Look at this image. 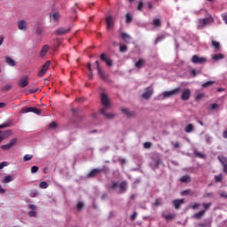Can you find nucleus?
Listing matches in <instances>:
<instances>
[{
  "label": "nucleus",
  "mask_w": 227,
  "mask_h": 227,
  "mask_svg": "<svg viewBox=\"0 0 227 227\" xmlns=\"http://www.w3.org/2000/svg\"><path fill=\"white\" fill-rule=\"evenodd\" d=\"M20 113L26 114V113H34L35 114H41L42 110L35 107V106H25L21 108Z\"/></svg>",
  "instance_id": "obj_1"
},
{
  "label": "nucleus",
  "mask_w": 227,
  "mask_h": 227,
  "mask_svg": "<svg viewBox=\"0 0 227 227\" xmlns=\"http://www.w3.org/2000/svg\"><path fill=\"white\" fill-rule=\"evenodd\" d=\"M19 88H26L29 86V76L24 75L18 81Z\"/></svg>",
  "instance_id": "obj_2"
},
{
  "label": "nucleus",
  "mask_w": 227,
  "mask_h": 227,
  "mask_svg": "<svg viewBox=\"0 0 227 227\" xmlns=\"http://www.w3.org/2000/svg\"><path fill=\"white\" fill-rule=\"evenodd\" d=\"M17 144V138H12L11 141L6 144V145H1V150H4V152L11 150L13 146H15V145Z\"/></svg>",
  "instance_id": "obj_3"
},
{
  "label": "nucleus",
  "mask_w": 227,
  "mask_h": 227,
  "mask_svg": "<svg viewBox=\"0 0 227 227\" xmlns=\"http://www.w3.org/2000/svg\"><path fill=\"white\" fill-rule=\"evenodd\" d=\"M179 92H180V88L174 89L170 91H165L163 92V98H169L171 97H175L178 95Z\"/></svg>",
  "instance_id": "obj_4"
},
{
  "label": "nucleus",
  "mask_w": 227,
  "mask_h": 227,
  "mask_svg": "<svg viewBox=\"0 0 227 227\" xmlns=\"http://www.w3.org/2000/svg\"><path fill=\"white\" fill-rule=\"evenodd\" d=\"M192 63H194L195 65H203V63H207V59L204 57H200L198 55H194L192 58Z\"/></svg>",
  "instance_id": "obj_5"
},
{
  "label": "nucleus",
  "mask_w": 227,
  "mask_h": 227,
  "mask_svg": "<svg viewBox=\"0 0 227 227\" xmlns=\"http://www.w3.org/2000/svg\"><path fill=\"white\" fill-rule=\"evenodd\" d=\"M50 67H51V60H47L45 64L43 66L42 69L38 72V77H43V75H45Z\"/></svg>",
  "instance_id": "obj_6"
},
{
  "label": "nucleus",
  "mask_w": 227,
  "mask_h": 227,
  "mask_svg": "<svg viewBox=\"0 0 227 227\" xmlns=\"http://www.w3.org/2000/svg\"><path fill=\"white\" fill-rule=\"evenodd\" d=\"M102 171L104 173H106L107 171V168L105 167L104 168H101V169L94 168L88 174V176H89V178H93V177L97 176L98 173H102Z\"/></svg>",
  "instance_id": "obj_7"
},
{
  "label": "nucleus",
  "mask_w": 227,
  "mask_h": 227,
  "mask_svg": "<svg viewBox=\"0 0 227 227\" xmlns=\"http://www.w3.org/2000/svg\"><path fill=\"white\" fill-rule=\"evenodd\" d=\"M152 95H153V88L147 87L145 89V91L142 95V98H145V100H150V98H152Z\"/></svg>",
  "instance_id": "obj_8"
},
{
  "label": "nucleus",
  "mask_w": 227,
  "mask_h": 227,
  "mask_svg": "<svg viewBox=\"0 0 227 227\" xmlns=\"http://www.w3.org/2000/svg\"><path fill=\"white\" fill-rule=\"evenodd\" d=\"M10 136H12V130L8 129V130H0V143L4 141V139L10 137Z\"/></svg>",
  "instance_id": "obj_9"
},
{
  "label": "nucleus",
  "mask_w": 227,
  "mask_h": 227,
  "mask_svg": "<svg viewBox=\"0 0 227 227\" xmlns=\"http://www.w3.org/2000/svg\"><path fill=\"white\" fill-rule=\"evenodd\" d=\"M18 29H20V31H26V29H27V21L24 20H20L18 21Z\"/></svg>",
  "instance_id": "obj_10"
},
{
  "label": "nucleus",
  "mask_w": 227,
  "mask_h": 227,
  "mask_svg": "<svg viewBox=\"0 0 227 227\" xmlns=\"http://www.w3.org/2000/svg\"><path fill=\"white\" fill-rule=\"evenodd\" d=\"M106 22L107 29H113V26L114 25V19L113 16H107L106 18Z\"/></svg>",
  "instance_id": "obj_11"
},
{
  "label": "nucleus",
  "mask_w": 227,
  "mask_h": 227,
  "mask_svg": "<svg viewBox=\"0 0 227 227\" xmlns=\"http://www.w3.org/2000/svg\"><path fill=\"white\" fill-rule=\"evenodd\" d=\"M101 60L104 61L107 67H113V60L109 59V57H107V54L103 53L100 56Z\"/></svg>",
  "instance_id": "obj_12"
},
{
  "label": "nucleus",
  "mask_w": 227,
  "mask_h": 227,
  "mask_svg": "<svg viewBox=\"0 0 227 227\" xmlns=\"http://www.w3.org/2000/svg\"><path fill=\"white\" fill-rule=\"evenodd\" d=\"M218 160L223 167V172L227 175V158L224 156H218Z\"/></svg>",
  "instance_id": "obj_13"
},
{
  "label": "nucleus",
  "mask_w": 227,
  "mask_h": 227,
  "mask_svg": "<svg viewBox=\"0 0 227 227\" xmlns=\"http://www.w3.org/2000/svg\"><path fill=\"white\" fill-rule=\"evenodd\" d=\"M70 27H59L56 30V35H67V33H70Z\"/></svg>",
  "instance_id": "obj_14"
},
{
  "label": "nucleus",
  "mask_w": 227,
  "mask_h": 227,
  "mask_svg": "<svg viewBox=\"0 0 227 227\" xmlns=\"http://www.w3.org/2000/svg\"><path fill=\"white\" fill-rule=\"evenodd\" d=\"M184 203H185V200L184 199L173 200V205H174L175 208H176V210H178V208H180V207H182V205H184Z\"/></svg>",
  "instance_id": "obj_15"
},
{
  "label": "nucleus",
  "mask_w": 227,
  "mask_h": 227,
  "mask_svg": "<svg viewBox=\"0 0 227 227\" xmlns=\"http://www.w3.org/2000/svg\"><path fill=\"white\" fill-rule=\"evenodd\" d=\"M181 98L182 100H189V98H191V90L189 89L184 90Z\"/></svg>",
  "instance_id": "obj_16"
},
{
  "label": "nucleus",
  "mask_w": 227,
  "mask_h": 227,
  "mask_svg": "<svg viewBox=\"0 0 227 227\" xmlns=\"http://www.w3.org/2000/svg\"><path fill=\"white\" fill-rule=\"evenodd\" d=\"M145 65H146V60H145V59H140L137 62H136L135 67L140 70V68H143Z\"/></svg>",
  "instance_id": "obj_17"
},
{
  "label": "nucleus",
  "mask_w": 227,
  "mask_h": 227,
  "mask_svg": "<svg viewBox=\"0 0 227 227\" xmlns=\"http://www.w3.org/2000/svg\"><path fill=\"white\" fill-rule=\"evenodd\" d=\"M51 50V47L47 44L43 45L41 51H40V56L41 58H43L47 52H49V51Z\"/></svg>",
  "instance_id": "obj_18"
},
{
  "label": "nucleus",
  "mask_w": 227,
  "mask_h": 227,
  "mask_svg": "<svg viewBox=\"0 0 227 227\" xmlns=\"http://www.w3.org/2000/svg\"><path fill=\"white\" fill-rule=\"evenodd\" d=\"M101 102L105 107H109V98H107V95L102 94L101 95Z\"/></svg>",
  "instance_id": "obj_19"
},
{
  "label": "nucleus",
  "mask_w": 227,
  "mask_h": 227,
  "mask_svg": "<svg viewBox=\"0 0 227 227\" xmlns=\"http://www.w3.org/2000/svg\"><path fill=\"white\" fill-rule=\"evenodd\" d=\"M100 113L101 114H104V116H106V118L111 119V118H114V115L113 114H107V108H101L100 109Z\"/></svg>",
  "instance_id": "obj_20"
},
{
  "label": "nucleus",
  "mask_w": 227,
  "mask_h": 227,
  "mask_svg": "<svg viewBox=\"0 0 227 227\" xmlns=\"http://www.w3.org/2000/svg\"><path fill=\"white\" fill-rule=\"evenodd\" d=\"M51 17L54 22H58V20H59L60 15L58 12L54 11L51 12Z\"/></svg>",
  "instance_id": "obj_21"
},
{
  "label": "nucleus",
  "mask_w": 227,
  "mask_h": 227,
  "mask_svg": "<svg viewBox=\"0 0 227 227\" xmlns=\"http://www.w3.org/2000/svg\"><path fill=\"white\" fill-rule=\"evenodd\" d=\"M96 65L99 77H101V79H106V74H104L102 69H100V64L98 63V60L96 61Z\"/></svg>",
  "instance_id": "obj_22"
},
{
  "label": "nucleus",
  "mask_w": 227,
  "mask_h": 227,
  "mask_svg": "<svg viewBox=\"0 0 227 227\" xmlns=\"http://www.w3.org/2000/svg\"><path fill=\"white\" fill-rule=\"evenodd\" d=\"M5 63H7V65L10 67H15L16 65L15 60L10 57H5Z\"/></svg>",
  "instance_id": "obj_23"
},
{
  "label": "nucleus",
  "mask_w": 227,
  "mask_h": 227,
  "mask_svg": "<svg viewBox=\"0 0 227 227\" xmlns=\"http://www.w3.org/2000/svg\"><path fill=\"white\" fill-rule=\"evenodd\" d=\"M199 24H200V26H207V24H210V19L206 18L203 20H200Z\"/></svg>",
  "instance_id": "obj_24"
},
{
  "label": "nucleus",
  "mask_w": 227,
  "mask_h": 227,
  "mask_svg": "<svg viewBox=\"0 0 227 227\" xmlns=\"http://www.w3.org/2000/svg\"><path fill=\"white\" fill-rule=\"evenodd\" d=\"M180 182H182L183 184H189L191 183V176H184L183 177L180 178Z\"/></svg>",
  "instance_id": "obj_25"
},
{
  "label": "nucleus",
  "mask_w": 227,
  "mask_h": 227,
  "mask_svg": "<svg viewBox=\"0 0 227 227\" xmlns=\"http://www.w3.org/2000/svg\"><path fill=\"white\" fill-rule=\"evenodd\" d=\"M121 36L122 40H123L124 42H126V43H129V42H130V40H131L130 35H129L127 33H122V34L121 35Z\"/></svg>",
  "instance_id": "obj_26"
},
{
  "label": "nucleus",
  "mask_w": 227,
  "mask_h": 227,
  "mask_svg": "<svg viewBox=\"0 0 227 227\" xmlns=\"http://www.w3.org/2000/svg\"><path fill=\"white\" fill-rule=\"evenodd\" d=\"M214 61H219V59H224V55L223 53L215 54L213 56Z\"/></svg>",
  "instance_id": "obj_27"
},
{
  "label": "nucleus",
  "mask_w": 227,
  "mask_h": 227,
  "mask_svg": "<svg viewBox=\"0 0 227 227\" xmlns=\"http://www.w3.org/2000/svg\"><path fill=\"white\" fill-rule=\"evenodd\" d=\"M184 130H185V132H187V134H191V132H193V130H194V125L188 124Z\"/></svg>",
  "instance_id": "obj_28"
},
{
  "label": "nucleus",
  "mask_w": 227,
  "mask_h": 227,
  "mask_svg": "<svg viewBox=\"0 0 227 227\" xmlns=\"http://www.w3.org/2000/svg\"><path fill=\"white\" fill-rule=\"evenodd\" d=\"M119 187L121 192H125L127 191V182L125 181L121 182Z\"/></svg>",
  "instance_id": "obj_29"
},
{
  "label": "nucleus",
  "mask_w": 227,
  "mask_h": 227,
  "mask_svg": "<svg viewBox=\"0 0 227 227\" xmlns=\"http://www.w3.org/2000/svg\"><path fill=\"white\" fill-rule=\"evenodd\" d=\"M122 113H123V114H126V116H129V118L134 116V113L129 111V109H127V108H123Z\"/></svg>",
  "instance_id": "obj_30"
},
{
  "label": "nucleus",
  "mask_w": 227,
  "mask_h": 227,
  "mask_svg": "<svg viewBox=\"0 0 227 227\" xmlns=\"http://www.w3.org/2000/svg\"><path fill=\"white\" fill-rule=\"evenodd\" d=\"M213 84H215V82L214 81H208L202 84V87L204 88H210V86H213Z\"/></svg>",
  "instance_id": "obj_31"
},
{
  "label": "nucleus",
  "mask_w": 227,
  "mask_h": 227,
  "mask_svg": "<svg viewBox=\"0 0 227 227\" xmlns=\"http://www.w3.org/2000/svg\"><path fill=\"white\" fill-rule=\"evenodd\" d=\"M205 215V210H201L199 213L194 215V217H196V219H201V217Z\"/></svg>",
  "instance_id": "obj_32"
},
{
  "label": "nucleus",
  "mask_w": 227,
  "mask_h": 227,
  "mask_svg": "<svg viewBox=\"0 0 227 227\" xmlns=\"http://www.w3.org/2000/svg\"><path fill=\"white\" fill-rule=\"evenodd\" d=\"M12 176H6L4 179H3V184H10V182H12Z\"/></svg>",
  "instance_id": "obj_33"
},
{
  "label": "nucleus",
  "mask_w": 227,
  "mask_h": 227,
  "mask_svg": "<svg viewBox=\"0 0 227 227\" xmlns=\"http://www.w3.org/2000/svg\"><path fill=\"white\" fill-rule=\"evenodd\" d=\"M39 187L40 189H47V187H49V184H47L45 181H43L39 184Z\"/></svg>",
  "instance_id": "obj_34"
},
{
  "label": "nucleus",
  "mask_w": 227,
  "mask_h": 227,
  "mask_svg": "<svg viewBox=\"0 0 227 227\" xmlns=\"http://www.w3.org/2000/svg\"><path fill=\"white\" fill-rule=\"evenodd\" d=\"M12 122L9 121V122H4L3 124H0V129H6L7 127H12Z\"/></svg>",
  "instance_id": "obj_35"
},
{
  "label": "nucleus",
  "mask_w": 227,
  "mask_h": 227,
  "mask_svg": "<svg viewBox=\"0 0 227 227\" xmlns=\"http://www.w3.org/2000/svg\"><path fill=\"white\" fill-rule=\"evenodd\" d=\"M31 159H33V154H26V155L23 157L24 162H27V160H31Z\"/></svg>",
  "instance_id": "obj_36"
},
{
  "label": "nucleus",
  "mask_w": 227,
  "mask_h": 227,
  "mask_svg": "<svg viewBox=\"0 0 227 227\" xmlns=\"http://www.w3.org/2000/svg\"><path fill=\"white\" fill-rule=\"evenodd\" d=\"M36 35H40L43 34V27H37L35 30Z\"/></svg>",
  "instance_id": "obj_37"
},
{
  "label": "nucleus",
  "mask_w": 227,
  "mask_h": 227,
  "mask_svg": "<svg viewBox=\"0 0 227 227\" xmlns=\"http://www.w3.org/2000/svg\"><path fill=\"white\" fill-rule=\"evenodd\" d=\"M126 22L127 24H130V22H132V15H130V13L126 14Z\"/></svg>",
  "instance_id": "obj_38"
},
{
  "label": "nucleus",
  "mask_w": 227,
  "mask_h": 227,
  "mask_svg": "<svg viewBox=\"0 0 227 227\" xmlns=\"http://www.w3.org/2000/svg\"><path fill=\"white\" fill-rule=\"evenodd\" d=\"M164 218L166 219V221H170V219H175V215L174 214H168V215H166L164 216Z\"/></svg>",
  "instance_id": "obj_39"
},
{
  "label": "nucleus",
  "mask_w": 227,
  "mask_h": 227,
  "mask_svg": "<svg viewBox=\"0 0 227 227\" xmlns=\"http://www.w3.org/2000/svg\"><path fill=\"white\" fill-rule=\"evenodd\" d=\"M212 45L215 47V49H221V44L216 41H212Z\"/></svg>",
  "instance_id": "obj_40"
},
{
  "label": "nucleus",
  "mask_w": 227,
  "mask_h": 227,
  "mask_svg": "<svg viewBox=\"0 0 227 227\" xmlns=\"http://www.w3.org/2000/svg\"><path fill=\"white\" fill-rule=\"evenodd\" d=\"M153 26H155L156 27H160V20L155 19L153 20Z\"/></svg>",
  "instance_id": "obj_41"
},
{
  "label": "nucleus",
  "mask_w": 227,
  "mask_h": 227,
  "mask_svg": "<svg viewBox=\"0 0 227 227\" xmlns=\"http://www.w3.org/2000/svg\"><path fill=\"white\" fill-rule=\"evenodd\" d=\"M215 182H223V174L215 176Z\"/></svg>",
  "instance_id": "obj_42"
},
{
  "label": "nucleus",
  "mask_w": 227,
  "mask_h": 227,
  "mask_svg": "<svg viewBox=\"0 0 227 227\" xmlns=\"http://www.w3.org/2000/svg\"><path fill=\"white\" fill-rule=\"evenodd\" d=\"M143 6H144L143 0H140V1L138 2L137 10H138L139 12H143Z\"/></svg>",
  "instance_id": "obj_43"
},
{
  "label": "nucleus",
  "mask_w": 227,
  "mask_h": 227,
  "mask_svg": "<svg viewBox=\"0 0 227 227\" xmlns=\"http://www.w3.org/2000/svg\"><path fill=\"white\" fill-rule=\"evenodd\" d=\"M3 91H10L12 90V85L11 84H6L5 86L3 87Z\"/></svg>",
  "instance_id": "obj_44"
},
{
  "label": "nucleus",
  "mask_w": 227,
  "mask_h": 227,
  "mask_svg": "<svg viewBox=\"0 0 227 227\" xmlns=\"http://www.w3.org/2000/svg\"><path fill=\"white\" fill-rule=\"evenodd\" d=\"M202 206L205 208V210H208L210 208V207H212V202L203 203Z\"/></svg>",
  "instance_id": "obj_45"
},
{
  "label": "nucleus",
  "mask_w": 227,
  "mask_h": 227,
  "mask_svg": "<svg viewBox=\"0 0 227 227\" xmlns=\"http://www.w3.org/2000/svg\"><path fill=\"white\" fill-rule=\"evenodd\" d=\"M37 214L38 213L36 211H29L28 217H36Z\"/></svg>",
  "instance_id": "obj_46"
},
{
  "label": "nucleus",
  "mask_w": 227,
  "mask_h": 227,
  "mask_svg": "<svg viewBox=\"0 0 227 227\" xmlns=\"http://www.w3.org/2000/svg\"><path fill=\"white\" fill-rule=\"evenodd\" d=\"M38 169H39L38 166H33L31 167V173L32 174L38 173Z\"/></svg>",
  "instance_id": "obj_47"
},
{
  "label": "nucleus",
  "mask_w": 227,
  "mask_h": 227,
  "mask_svg": "<svg viewBox=\"0 0 227 227\" xmlns=\"http://www.w3.org/2000/svg\"><path fill=\"white\" fill-rule=\"evenodd\" d=\"M9 163L8 161H3L0 163V169H3L4 168H6V166H8Z\"/></svg>",
  "instance_id": "obj_48"
},
{
  "label": "nucleus",
  "mask_w": 227,
  "mask_h": 227,
  "mask_svg": "<svg viewBox=\"0 0 227 227\" xmlns=\"http://www.w3.org/2000/svg\"><path fill=\"white\" fill-rule=\"evenodd\" d=\"M120 52H127V45H121Z\"/></svg>",
  "instance_id": "obj_49"
},
{
  "label": "nucleus",
  "mask_w": 227,
  "mask_h": 227,
  "mask_svg": "<svg viewBox=\"0 0 227 227\" xmlns=\"http://www.w3.org/2000/svg\"><path fill=\"white\" fill-rule=\"evenodd\" d=\"M50 129H58V122L53 121L50 124Z\"/></svg>",
  "instance_id": "obj_50"
},
{
  "label": "nucleus",
  "mask_w": 227,
  "mask_h": 227,
  "mask_svg": "<svg viewBox=\"0 0 227 227\" xmlns=\"http://www.w3.org/2000/svg\"><path fill=\"white\" fill-rule=\"evenodd\" d=\"M196 157H199L200 159H205V154L201 153L195 152Z\"/></svg>",
  "instance_id": "obj_51"
},
{
  "label": "nucleus",
  "mask_w": 227,
  "mask_h": 227,
  "mask_svg": "<svg viewBox=\"0 0 227 227\" xmlns=\"http://www.w3.org/2000/svg\"><path fill=\"white\" fill-rule=\"evenodd\" d=\"M219 196H220L221 198H225V200H227V192H221L219 193Z\"/></svg>",
  "instance_id": "obj_52"
},
{
  "label": "nucleus",
  "mask_w": 227,
  "mask_h": 227,
  "mask_svg": "<svg viewBox=\"0 0 227 227\" xmlns=\"http://www.w3.org/2000/svg\"><path fill=\"white\" fill-rule=\"evenodd\" d=\"M28 208L31 211H35V210H36V206H35V204H28Z\"/></svg>",
  "instance_id": "obj_53"
},
{
  "label": "nucleus",
  "mask_w": 227,
  "mask_h": 227,
  "mask_svg": "<svg viewBox=\"0 0 227 227\" xmlns=\"http://www.w3.org/2000/svg\"><path fill=\"white\" fill-rule=\"evenodd\" d=\"M118 187H120V185L118 184V183H113L111 189H114V191H115V189H118Z\"/></svg>",
  "instance_id": "obj_54"
},
{
  "label": "nucleus",
  "mask_w": 227,
  "mask_h": 227,
  "mask_svg": "<svg viewBox=\"0 0 227 227\" xmlns=\"http://www.w3.org/2000/svg\"><path fill=\"white\" fill-rule=\"evenodd\" d=\"M144 147L146 148V149L152 148V143H150V142H145V143L144 144Z\"/></svg>",
  "instance_id": "obj_55"
},
{
  "label": "nucleus",
  "mask_w": 227,
  "mask_h": 227,
  "mask_svg": "<svg viewBox=\"0 0 227 227\" xmlns=\"http://www.w3.org/2000/svg\"><path fill=\"white\" fill-rule=\"evenodd\" d=\"M203 97H205V94H199V95H197V97H196V100H197L198 102H200V100H201V99L203 98Z\"/></svg>",
  "instance_id": "obj_56"
},
{
  "label": "nucleus",
  "mask_w": 227,
  "mask_h": 227,
  "mask_svg": "<svg viewBox=\"0 0 227 227\" xmlns=\"http://www.w3.org/2000/svg\"><path fill=\"white\" fill-rule=\"evenodd\" d=\"M198 74H200V71H196V69H192V74L193 77H196V75H198Z\"/></svg>",
  "instance_id": "obj_57"
},
{
  "label": "nucleus",
  "mask_w": 227,
  "mask_h": 227,
  "mask_svg": "<svg viewBox=\"0 0 227 227\" xmlns=\"http://www.w3.org/2000/svg\"><path fill=\"white\" fill-rule=\"evenodd\" d=\"M154 205H155V207H160V205H162L160 199L156 200Z\"/></svg>",
  "instance_id": "obj_58"
},
{
  "label": "nucleus",
  "mask_w": 227,
  "mask_h": 227,
  "mask_svg": "<svg viewBox=\"0 0 227 227\" xmlns=\"http://www.w3.org/2000/svg\"><path fill=\"white\" fill-rule=\"evenodd\" d=\"M218 107H219V105H217V104H213V105H211V109H212V111H215V109H218Z\"/></svg>",
  "instance_id": "obj_59"
},
{
  "label": "nucleus",
  "mask_w": 227,
  "mask_h": 227,
  "mask_svg": "<svg viewBox=\"0 0 227 227\" xmlns=\"http://www.w3.org/2000/svg\"><path fill=\"white\" fill-rule=\"evenodd\" d=\"M222 19L225 22V24H227V13H223L222 14Z\"/></svg>",
  "instance_id": "obj_60"
},
{
  "label": "nucleus",
  "mask_w": 227,
  "mask_h": 227,
  "mask_svg": "<svg viewBox=\"0 0 227 227\" xmlns=\"http://www.w3.org/2000/svg\"><path fill=\"white\" fill-rule=\"evenodd\" d=\"M84 207V204L82 202H78L77 204V210H81Z\"/></svg>",
  "instance_id": "obj_61"
},
{
  "label": "nucleus",
  "mask_w": 227,
  "mask_h": 227,
  "mask_svg": "<svg viewBox=\"0 0 227 227\" xmlns=\"http://www.w3.org/2000/svg\"><path fill=\"white\" fill-rule=\"evenodd\" d=\"M198 207H200V203H195L191 207L192 208V210H196V208H198Z\"/></svg>",
  "instance_id": "obj_62"
},
{
  "label": "nucleus",
  "mask_w": 227,
  "mask_h": 227,
  "mask_svg": "<svg viewBox=\"0 0 227 227\" xmlns=\"http://www.w3.org/2000/svg\"><path fill=\"white\" fill-rule=\"evenodd\" d=\"M174 148H180V143L176 142V143H172Z\"/></svg>",
  "instance_id": "obj_63"
},
{
  "label": "nucleus",
  "mask_w": 227,
  "mask_h": 227,
  "mask_svg": "<svg viewBox=\"0 0 227 227\" xmlns=\"http://www.w3.org/2000/svg\"><path fill=\"white\" fill-rule=\"evenodd\" d=\"M223 137H224V139H227V129L223 132Z\"/></svg>",
  "instance_id": "obj_64"
}]
</instances>
